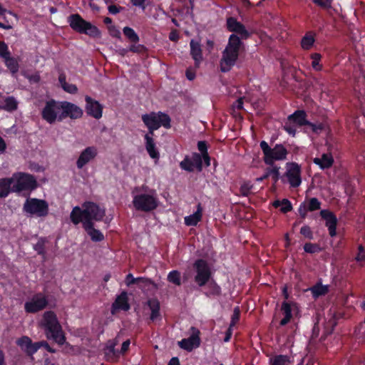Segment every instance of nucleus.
Returning a JSON list of instances; mask_svg holds the SVG:
<instances>
[{"label":"nucleus","instance_id":"1","mask_svg":"<svg viewBox=\"0 0 365 365\" xmlns=\"http://www.w3.org/2000/svg\"><path fill=\"white\" fill-rule=\"evenodd\" d=\"M242 46V42L240 37L235 34L230 36L228 43L222 51V58L220 61V71L222 73L230 71L235 66Z\"/></svg>","mask_w":365,"mask_h":365},{"label":"nucleus","instance_id":"2","mask_svg":"<svg viewBox=\"0 0 365 365\" xmlns=\"http://www.w3.org/2000/svg\"><path fill=\"white\" fill-rule=\"evenodd\" d=\"M42 327L45 329L47 339H53L58 345L62 346L64 344L66 336L56 314L53 311L44 312L42 319Z\"/></svg>","mask_w":365,"mask_h":365},{"label":"nucleus","instance_id":"3","mask_svg":"<svg viewBox=\"0 0 365 365\" xmlns=\"http://www.w3.org/2000/svg\"><path fill=\"white\" fill-rule=\"evenodd\" d=\"M70 27L76 32L86 34L91 38H100L101 32L99 29L91 22L86 21L78 14H71L68 17Z\"/></svg>","mask_w":365,"mask_h":365},{"label":"nucleus","instance_id":"4","mask_svg":"<svg viewBox=\"0 0 365 365\" xmlns=\"http://www.w3.org/2000/svg\"><path fill=\"white\" fill-rule=\"evenodd\" d=\"M263 153V160L266 165L273 166L275 161H282L287 159L289 153L287 149L282 144H276L271 148L268 143L262 140L259 143Z\"/></svg>","mask_w":365,"mask_h":365},{"label":"nucleus","instance_id":"5","mask_svg":"<svg viewBox=\"0 0 365 365\" xmlns=\"http://www.w3.org/2000/svg\"><path fill=\"white\" fill-rule=\"evenodd\" d=\"M142 120L148 129L149 135H153L154 131L158 130L160 126L165 128L171 127V119L170 116L163 112H151L142 115Z\"/></svg>","mask_w":365,"mask_h":365},{"label":"nucleus","instance_id":"6","mask_svg":"<svg viewBox=\"0 0 365 365\" xmlns=\"http://www.w3.org/2000/svg\"><path fill=\"white\" fill-rule=\"evenodd\" d=\"M159 201L153 191V194L141 193L133 197V205L138 211L149 212L158 207Z\"/></svg>","mask_w":365,"mask_h":365},{"label":"nucleus","instance_id":"7","mask_svg":"<svg viewBox=\"0 0 365 365\" xmlns=\"http://www.w3.org/2000/svg\"><path fill=\"white\" fill-rule=\"evenodd\" d=\"M23 210L25 212L38 217L47 216L49 211L48 202L38 198H28L24 204Z\"/></svg>","mask_w":365,"mask_h":365},{"label":"nucleus","instance_id":"8","mask_svg":"<svg viewBox=\"0 0 365 365\" xmlns=\"http://www.w3.org/2000/svg\"><path fill=\"white\" fill-rule=\"evenodd\" d=\"M195 271V282L200 287L205 286L212 277V271L208 262L203 259H197L193 263Z\"/></svg>","mask_w":365,"mask_h":365},{"label":"nucleus","instance_id":"9","mask_svg":"<svg viewBox=\"0 0 365 365\" xmlns=\"http://www.w3.org/2000/svg\"><path fill=\"white\" fill-rule=\"evenodd\" d=\"M14 180L16 183L12 186V192H19L25 190H34L38 183L34 175L26 173H17L14 174Z\"/></svg>","mask_w":365,"mask_h":365},{"label":"nucleus","instance_id":"10","mask_svg":"<svg viewBox=\"0 0 365 365\" xmlns=\"http://www.w3.org/2000/svg\"><path fill=\"white\" fill-rule=\"evenodd\" d=\"M287 170L281 177V181L283 183L287 182L291 187H298L302 183L301 167L294 162L287 163L286 165Z\"/></svg>","mask_w":365,"mask_h":365},{"label":"nucleus","instance_id":"11","mask_svg":"<svg viewBox=\"0 0 365 365\" xmlns=\"http://www.w3.org/2000/svg\"><path fill=\"white\" fill-rule=\"evenodd\" d=\"M85 220L83 222H93V221H102L105 215V209L101 208L98 204L93 202H85L83 205Z\"/></svg>","mask_w":365,"mask_h":365},{"label":"nucleus","instance_id":"12","mask_svg":"<svg viewBox=\"0 0 365 365\" xmlns=\"http://www.w3.org/2000/svg\"><path fill=\"white\" fill-rule=\"evenodd\" d=\"M61 101L58 102L51 99L46 102L45 106L41 110V117L49 124L58 121V113L61 110Z\"/></svg>","mask_w":365,"mask_h":365},{"label":"nucleus","instance_id":"13","mask_svg":"<svg viewBox=\"0 0 365 365\" xmlns=\"http://www.w3.org/2000/svg\"><path fill=\"white\" fill-rule=\"evenodd\" d=\"M48 304L47 297L41 292L35 294L31 299L24 304V309L26 313H37L45 308Z\"/></svg>","mask_w":365,"mask_h":365},{"label":"nucleus","instance_id":"14","mask_svg":"<svg viewBox=\"0 0 365 365\" xmlns=\"http://www.w3.org/2000/svg\"><path fill=\"white\" fill-rule=\"evenodd\" d=\"M61 113L58 115V122L66 118L72 120L79 119L83 115V111L79 106L68 101H61Z\"/></svg>","mask_w":365,"mask_h":365},{"label":"nucleus","instance_id":"15","mask_svg":"<svg viewBox=\"0 0 365 365\" xmlns=\"http://www.w3.org/2000/svg\"><path fill=\"white\" fill-rule=\"evenodd\" d=\"M85 110L88 115L97 120L102 118L103 110L102 104L89 96H85Z\"/></svg>","mask_w":365,"mask_h":365},{"label":"nucleus","instance_id":"16","mask_svg":"<svg viewBox=\"0 0 365 365\" xmlns=\"http://www.w3.org/2000/svg\"><path fill=\"white\" fill-rule=\"evenodd\" d=\"M192 334L187 339H182L178 342L179 346L187 351H191L193 349L197 348L200 345V331L198 329L192 327Z\"/></svg>","mask_w":365,"mask_h":365},{"label":"nucleus","instance_id":"17","mask_svg":"<svg viewBox=\"0 0 365 365\" xmlns=\"http://www.w3.org/2000/svg\"><path fill=\"white\" fill-rule=\"evenodd\" d=\"M226 27L230 32L240 35L242 39H247L250 36V33L246 29L245 25L235 17L230 16L227 19Z\"/></svg>","mask_w":365,"mask_h":365},{"label":"nucleus","instance_id":"18","mask_svg":"<svg viewBox=\"0 0 365 365\" xmlns=\"http://www.w3.org/2000/svg\"><path fill=\"white\" fill-rule=\"evenodd\" d=\"M320 216L325 220V226L328 229L330 237H336V226L338 224V220L336 215L329 210H322L320 211Z\"/></svg>","mask_w":365,"mask_h":365},{"label":"nucleus","instance_id":"19","mask_svg":"<svg viewBox=\"0 0 365 365\" xmlns=\"http://www.w3.org/2000/svg\"><path fill=\"white\" fill-rule=\"evenodd\" d=\"M98 155V149L95 146H88L82 150L76 160V167L82 169L90 161L96 158Z\"/></svg>","mask_w":365,"mask_h":365},{"label":"nucleus","instance_id":"20","mask_svg":"<svg viewBox=\"0 0 365 365\" xmlns=\"http://www.w3.org/2000/svg\"><path fill=\"white\" fill-rule=\"evenodd\" d=\"M111 308L112 313H114L115 310H123L127 312L130 309L127 292L123 291L119 295L117 296L114 302L112 304Z\"/></svg>","mask_w":365,"mask_h":365},{"label":"nucleus","instance_id":"21","mask_svg":"<svg viewBox=\"0 0 365 365\" xmlns=\"http://www.w3.org/2000/svg\"><path fill=\"white\" fill-rule=\"evenodd\" d=\"M190 56L194 60L195 66L199 68L200 65L203 59L202 49L200 41L195 39H191L190 42Z\"/></svg>","mask_w":365,"mask_h":365},{"label":"nucleus","instance_id":"22","mask_svg":"<svg viewBox=\"0 0 365 365\" xmlns=\"http://www.w3.org/2000/svg\"><path fill=\"white\" fill-rule=\"evenodd\" d=\"M83 228L93 242H98L104 240L103 234L94 227V222H83Z\"/></svg>","mask_w":365,"mask_h":365},{"label":"nucleus","instance_id":"23","mask_svg":"<svg viewBox=\"0 0 365 365\" xmlns=\"http://www.w3.org/2000/svg\"><path fill=\"white\" fill-rule=\"evenodd\" d=\"M147 305L151 311L150 319L155 322L158 319H160V304L158 299L151 298L147 301Z\"/></svg>","mask_w":365,"mask_h":365},{"label":"nucleus","instance_id":"24","mask_svg":"<svg viewBox=\"0 0 365 365\" xmlns=\"http://www.w3.org/2000/svg\"><path fill=\"white\" fill-rule=\"evenodd\" d=\"M145 140V149L153 159L158 160L160 153L155 147V141L151 135L145 134L144 136Z\"/></svg>","mask_w":365,"mask_h":365},{"label":"nucleus","instance_id":"25","mask_svg":"<svg viewBox=\"0 0 365 365\" xmlns=\"http://www.w3.org/2000/svg\"><path fill=\"white\" fill-rule=\"evenodd\" d=\"M334 158L331 154L323 153L321 158H314L313 163L317 165L322 170L329 169L334 164Z\"/></svg>","mask_w":365,"mask_h":365},{"label":"nucleus","instance_id":"26","mask_svg":"<svg viewBox=\"0 0 365 365\" xmlns=\"http://www.w3.org/2000/svg\"><path fill=\"white\" fill-rule=\"evenodd\" d=\"M307 113L304 110H297L288 116V120L296 123L299 126L307 125L308 120Z\"/></svg>","mask_w":365,"mask_h":365},{"label":"nucleus","instance_id":"27","mask_svg":"<svg viewBox=\"0 0 365 365\" xmlns=\"http://www.w3.org/2000/svg\"><path fill=\"white\" fill-rule=\"evenodd\" d=\"M14 178H4L0 179V197H6L12 192L11 185Z\"/></svg>","mask_w":365,"mask_h":365},{"label":"nucleus","instance_id":"28","mask_svg":"<svg viewBox=\"0 0 365 365\" xmlns=\"http://www.w3.org/2000/svg\"><path fill=\"white\" fill-rule=\"evenodd\" d=\"M206 285L207 290L204 292L205 296L207 297H217L221 296L222 289L215 280H210Z\"/></svg>","mask_w":365,"mask_h":365},{"label":"nucleus","instance_id":"29","mask_svg":"<svg viewBox=\"0 0 365 365\" xmlns=\"http://www.w3.org/2000/svg\"><path fill=\"white\" fill-rule=\"evenodd\" d=\"M202 208L199 203L194 214L185 217V224L187 226H196L202 219Z\"/></svg>","mask_w":365,"mask_h":365},{"label":"nucleus","instance_id":"30","mask_svg":"<svg viewBox=\"0 0 365 365\" xmlns=\"http://www.w3.org/2000/svg\"><path fill=\"white\" fill-rule=\"evenodd\" d=\"M309 290L312 297L316 299L320 297L325 296L329 292V286L323 285L321 282H318L310 287Z\"/></svg>","mask_w":365,"mask_h":365},{"label":"nucleus","instance_id":"31","mask_svg":"<svg viewBox=\"0 0 365 365\" xmlns=\"http://www.w3.org/2000/svg\"><path fill=\"white\" fill-rule=\"evenodd\" d=\"M281 309L284 317L281 319L279 324L280 326L283 327L287 324L292 318V309L291 303L286 301L283 302L282 304Z\"/></svg>","mask_w":365,"mask_h":365},{"label":"nucleus","instance_id":"32","mask_svg":"<svg viewBox=\"0 0 365 365\" xmlns=\"http://www.w3.org/2000/svg\"><path fill=\"white\" fill-rule=\"evenodd\" d=\"M70 219L73 224L76 225H78L80 222L83 223V220H85L83 208L81 209L78 206L74 207L70 214Z\"/></svg>","mask_w":365,"mask_h":365},{"label":"nucleus","instance_id":"33","mask_svg":"<svg viewBox=\"0 0 365 365\" xmlns=\"http://www.w3.org/2000/svg\"><path fill=\"white\" fill-rule=\"evenodd\" d=\"M18 108V102L14 96H8L4 100L3 104L0 105V110L8 112H13Z\"/></svg>","mask_w":365,"mask_h":365},{"label":"nucleus","instance_id":"34","mask_svg":"<svg viewBox=\"0 0 365 365\" xmlns=\"http://www.w3.org/2000/svg\"><path fill=\"white\" fill-rule=\"evenodd\" d=\"M4 64L9 70L12 75H15L19 70V63L15 57L11 56V54L7 56L4 60Z\"/></svg>","mask_w":365,"mask_h":365},{"label":"nucleus","instance_id":"35","mask_svg":"<svg viewBox=\"0 0 365 365\" xmlns=\"http://www.w3.org/2000/svg\"><path fill=\"white\" fill-rule=\"evenodd\" d=\"M315 42V34L307 31L301 40V46L304 50H309Z\"/></svg>","mask_w":365,"mask_h":365},{"label":"nucleus","instance_id":"36","mask_svg":"<svg viewBox=\"0 0 365 365\" xmlns=\"http://www.w3.org/2000/svg\"><path fill=\"white\" fill-rule=\"evenodd\" d=\"M272 205L275 208L280 207V211L284 214L292 211L293 209L292 202L286 198L282 200H277L274 201Z\"/></svg>","mask_w":365,"mask_h":365},{"label":"nucleus","instance_id":"37","mask_svg":"<svg viewBox=\"0 0 365 365\" xmlns=\"http://www.w3.org/2000/svg\"><path fill=\"white\" fill-rule=\"evenodd\" d=\"M48 240L46 237H41L38 242L34 245V250L38 255H41L43 260L46 259V244Z\"/></svg>","mask_w":365,"mask_h":365},{"label":"nucleus","instance_id":"38","mask_svg":"<svg viewBox=\"0 0 365 365\" xmlns=\"http://www.w3.org/2000/svg\"><path fill=\"white\" fill-rule=\"evenodd\" d=\"M290 358L287 355L279 354L269 359L270 365H289Z\"/></svg>","mask_w":365,"mask_h":365},{"label":"nucleus","instance_id":"39","mask_svg":"<svg viewBox=\"0 0 365 365\" xmlns=\"http://www.w3.org/2000/svg\"><path fill=\"white\" fill-rule=\"evenodd\" d=\"M123 34L132 43H138L140 41L139 36L133 29L125 26L123 29Z\"/></svg>","mask_w":365,"mask_h":365},{"label":"nucleus","instance_id":"40","mask_svg":"<svg viewBox=\"0 0 365 365\" xmlns=\"http://www.w3.org/2000/svg\"><path fill=\"white\" fill-rule=\"evenodd\" d=\"M322 55L319 53H313L310 55L312 59V67L316 71H320L323 68L322 64L320 63Z\"/></svg>","mask_w":365,"mask_h":365},{"label":"nucleus","instance_id":"41","mask_svg":"<svg viewBox=\"0 0 365 365\" xmlns=\"http://www.w3.org/2000/svg\"><path fill=\"white\" fill-rule=\"evenodd\" d=\"M168 281L177 286L181 285L180 273L178 270H173L168 275Z\"/></svg>","mask_w":365,"mask_h":365},{"label":"nucleus","instance_id":"42","mask_svg":"<svg viewBox=\"0 0 365 365\" xmlns=\"http://www.w3.org/2000/svg\"><path fill=\"white\" fill-rule=\"evenodd\" d=\"M128 286H131L135 284H139L140 282L144 283L145 284H151L155 289H158V285L151 279L149 278L145 277H137L135 279H133L132 281H128Z\"/></svg>","mask_w":365,"mask_h":365},{"label":"nucleus","instance_id":"43","mask_svg":"<svg viewBox=\"0 0 365 365\" xmlns=\"http://www.w3.org/2000/svg\"><path fill=\"white\" fill-rule=\"evenodd\" d=\"M304 250L307 253L314 254L322 251V247L317 243L307 242L304 245Z\"/></svg>","mask_w":365,"mask_h":365},{"label":"nucleus","instance_id":"44","mask_svg":"<svg viewBox=\"0 0 365 365\" xmlns=\"http://www.w3.org/2000/svg\"><path fill=\"white\" fill-rule=\"evenodd\" d=\"M306 204L309 212H314L321 209L322 202L317 197L310 198Z\"/></svg>","mask_w":365,"mask_h":365},{"label":"nucleus","instance_id":"45","mask_svg":"<svg viewBox=\"0 0 365 365\" xmlns=\"http://www.w3.org/2000/svg\"><path fill=\"white\" fill-rule=\"evenodd\" d=\"M31 341L32 340L29 336H23L17 340L16 344L25 352L26 349H28L29 346L31 343Z\"/></svg>","mask_w":365,"mask_h":365},{"label":"nucleus","instance_id":"46","mask_svg":"<svg viewBox=\"0 0 365 365\" xmlns=\"http://www.w3.org/2000/svg\"><path fill=\"white\" fill-rule=\"evenodd\" d=\"M180 167L181 169L187 172L193 171V163L188 156H186L184 160L180 163Z\"/></svg>","mask_w":365,"mask_h":365},{"label":"nucleus","instance_id":"47","mask_svg":"<svg viewBox=\"0 0 365 365\" xmlns=\"http://www.w3.org/2000/svg\"><path fill=\"white\" fill-rule=\"evenodd\" d=\"M191 161L193 163V169L196 168L198 170H202V162L200 154L197 153H192Z\"/></svg>","mask_w":365,"mask_h":365},{"label":"nucleus","instance_id":"48","mask_svg":"<svg viewBox=\"0 0 365 365\" xmlns=\"http://www.w3.org/2000/svg\"><path fill=\"white\" fill-rule=\"evenodd\" d=\"M314 133L319 134L322 131H323L325 128V125L323 123H314L308 120V124H307Z\"/></svg>","mask_w":365,"mask_h":365},{"label":"nucleus","instance_id":"49","mask_svg":"<svg viewBox=\"0 0 365 365\" xmlns=\"http://www.w3.org/2000/svg\"><path fill=\"white\" fill-rule=\"evenodd\" d=\"M279 168H280L277 165H274V166H272V168H270V170H269V172L271 173L270 177L272 178L274 185L278 182V180L279 179L281 180L282 176H280Z\"/></svg>","mask_w":365,"mask_h":365},{"label":"nucleus","instance_id":"50","mask_svg":"<svg viewBox=\"0 0 365 365\" xmlns=\"http://www.w3.org/2000/svg\"><path fill=\"white\" fill-rule=\"evenodd\" d=\"M8 45L3 41H0V58L3 60L11 55Z\"/></svg>","mask_w":365,"mask_h":365},{"label":"nucleus","instance_id":"51","mask_svg":"<svg viewBox=\"0 0 365 365\" xmlns=\"http://www.w3.org/2000/svg\"><path fill=\"white\" fill-rule=\"evenodd\" d=\"M40 349L39 346V341L34 342L30 344L28 349H26L25 353L27 356H31L33 358V355L38 351V350Z\"/></svg>","mask_w":365,"mask_h":365},{"label":"nucleus","instance_id":"52","mask_svg":"<svg viewBox=\"0 0 365 365\" xmlns=\"http://www.w3.org/2000/svg\"><path fill=\"white\" fill-rule=\"evenodd\" d=\"M240 318V309L239 307L234 308L233 313L231 317V322L230 326L233 327L239 322Z\"/></svg>","mask_w":365,"mask_h":365},{"label":"nucleus","instance_id":"53","mask_svg":"<svg viewBox=\"0 0 365 365\" xmlns=\"http://www.w3.org/2000/svg\"><path fill=\"white\" fill-rule=\"evenodd\" d=\"M300 234L303 235L305 238H307L309 240L314 239L313 232L311 230V227L308 225H304L303 227H301Z\"/></svg>","mask_w":365,"mask_h":365},{"label":"nucleus","instance_id":"54","mask_svg":"<svg viewBox=\"0 0 365 365\" xmlns=\"http://www.w3.org/2000/svg\"><path fill=\"white\" fill-rule=\"evenodd\" d=\"M108 31L109 34L114 38H120L121 33L120 30L115 25L108 26Z\"/></svg>","mask_w":365,"mask_h":365},{"label":"nucleus","instance_id":"55","mask_svg":"<svg viewBox=\"0 0 365 365\" xmlns=\"http://www.w3.org/2000/svg\"><path fill=\"white\" fill-rule=\"evenodd\" d=\"M312 1L318 6L327 9L331 6L332 0H312Z\"/></svg>","mask_w":365,"mask_h":365},{"label":"nucleus","instance_id":"56","mask_svg":"<svg viewBox=\"0 0 365 365\" xmlns=\"http://www.w3.org/2000/svg\"><path fill=\"white\" fill-rule=\"evenodd\" d=\"M129 51L135 53H140L145 50V47L142 44L133 43L128 48Z\"/></svg>","mask_w":365,"mask_h":365},{"label":"nucleus","instance_id":"57","mask_svg":"<svg viewBox=\"0 0 365 365\" xmlns=\"http://www.w3.org/2000/svg\"><path fill=\"white\" fill-rule=\"evenodd\" d=\"M308 212H309V210L307 209L306 202H302L298 208V212L302 220L306 218Z\"/></svg>","mask_w":365,"mask_h":365},{"label":"nucleus","instance_id":"58","mask_svg":"<svg viewBox=\"0 0 365 365\" xmlns=\"http://www.w3.org/2000/svg\"><path fill=\"white\" fill-rule=\"evenodd\" d=\"M62 88L67 93L75 94L78 91V88L76 85L66 83Z\"/></svg>","mask_w":365,"mask_h":365},{"label":"nucleus","instance_id":"59","mask_svg":"<svg viewBox=\"0 0 365 365\" xmlns=\"http://www.w3.org/2000/svg\"><path fill=\"white\" fill-rule=\"evenodd\" d=\"M207 143L205 140H200L197 143V149L200 152V155H205L208 153L207 152Z\"/></svg>","mask_w":365,"mask_h":365},{"label":"nucleus","instance_id":"60","mask_svg":"<svg viewBox=\"0 0 365 365\" xmlns=\"http://www.w3.org/2000/svg\"><path fill=\"white\" fill-rule=\"evenodd\" d=\"M252 186L247 183H244L240 186V191L242 196H248L250 194Z\"/></svg>","mask_w":365,"mask_h":365},{"label":"nucleus","instance_id":"61","mask_svg":"<svg viewBox=\"0 0 365 365\" xmlns=\"http://www.w3.org/2000/svg\"><path fill=\"white\" fill-rule=\"evenodd\" d=\"M40 348L43 347L47 351L51 354H54L56 352V350L52 348L47 341H39Z\"/></svg>","mask_w":365,"mask_h":365},{"label":"nucleus","instance_id":"62","mask_svg":"<svg viewBox=\"0 0 365 365\" xmlns=\"http://www.w3.org/2000/svg\"><path fill=\"white\" fill-rule=\"evenodd\" d=\"M185 76L189 81H192L195 78V71L191 67L187 68L185 71Z\"/></svg>","mask_w":365,"mask_h":365},{"label":"nucleus","instance_id":"63","mask_svg":"<svg viewBox=\"0 0 365 365\" xmlns=\"http://www.w3.org/2000/svg\"><path fill=\"white\" fill-rule=\"evenodd\" d=\"M284 130L289 133V135L294 136L297 132V130L294 125L285 124L284 125Z\"/></svg>","mask_w":365,"mask_h":365},{"label":"nucleus","instance_id":"64","mask_svg":"<svg viewBox=\"0 0 365 365\" xmlns=\"http://www.w3.org/2000/svg\"><path fill=\"white\" fill-rule=\"evenodd\" d=\"M179 34L177 30L174 29L169 34V39L171 41L177 42L179 40Z\"/></svg>","mask_w":365,"mask_h":365}]
</instances>
